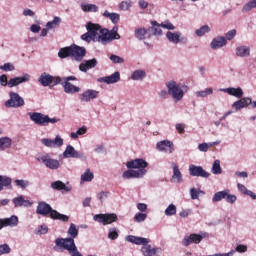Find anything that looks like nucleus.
Segmentation results:
<instances>
[{
	"label": "nucleus",
	"instance_id": "9d476101",
	"mask_svg": "<svg viewBox=\"0 0 256 256\" xmlns=\"http://www.w3.org/2000/svg\"><path fill=\"white\" fill-rule=\"evenodd\" d=\"M166 39L173 45H179V43L187 45V43H189V38H187V36H182L180 31H168L166 33Z\"/></svg>",
	"mask_w": 256,
	"mask_h": 256
},
{
	"label": "nucleus",
	"instance_id": "8fccbe9b",
	"mask_svg": "<svg viewBox=\"0 0 256 256\" xmlns=\"http://www.w3.org/2000/svg\"><path fill=\"white\" fill-rule=\"evenodd\" d=\"M134 35L138 41L145 40V36L147 35V29L145 28H137L134 31Z\"/></svg>",
	"mask_w": 256,
	"mask_h": 256
},
{
	"label": "nucleus",
	"instance_id": "338daca9",
	"mask_svg": "<svg viewBox=\"0 0 256 256\" xmlns=\"http://www.w3.org/2000/svg\"><path fill=\"white\" fill-rule=\"evenodd\" d=\"M0 85L1 87H9V80L7 74L0 75Z\"/></svg>",
	"mask_w": 256,
	"mask_h": 256
},
{
	"label": "nucleus",
	"instance_id": "0eeeda50",
	"mask_svg": "<svg viewBox=\"0 0 256 256\" xmlns=\"http://www.w3.org/2000/svg\"><path fill=\"white\" fill-rule=\"evenodd\" d=\"M36 160L39 163H42L47 169H50L51 171H57L59 167H61V162L57 159L51 158V155L47 153L39 154L36 157Z\"/></svg>",
	"mask_w": 256,
	"mask_h": 256
},
{
	"label": "nucleus",
	"instance_id": "72a5a7b5",
	"mask_svg": "<svg viewBox=\"0 0 256 256\" xmlns=\"http://www.w3.org/2000/svg\"><path fill=\"white\" fill-rule=\"evenodd\" d=\"M236 187H237L238 191L240 193H242V195H246L247 197H251V199L253 201H256V194L253 191L247 189L244 184L238 183L236 185Z\"/></svg>",
	"mask_w": 256,
	"mask_h": 256
},
{
	"label": "nucleus",
	"instance_id": "aec40b11",
	"mask_svg": "<svg viewBox=\"0 0 256 256\" xmlns=\"http://www.w3.org/2000/svg\"><path fill=\"white\" fill-rule=\"evenodd\" d=\"M41 143L45 147H49V148L63 147V138L57 135L54 140L50 138L41 139Z\"/></svg>",
	"mask_w": 256,
	"mask_h": 256
},
{
	"label": "nucleus",
	"instance_id": "58836bf2",
	"mask_svg": "<svg viewBox=\"0 0 256 256\" xmlns=\"http://www.w3.org/2000/svg\"><path fill=\"white\" fill-rule=\"evenodd\" d=\"M67 233L70 237H67L66 239H73L75 241V239H77V236L79 235V227H77V225L71 223L68 228Z\"/></svg>",
	"mask_w": 256,
	"mask_h": 256
},
{
	"label": "nucleus",
	"instance_id": "1a4fd4ad",
	"mask_svg": "<svg viewBox=\"0 0 256 256\" xmlns=\"http://www.w3.org/2000/svg\"><path fill=\"white\" fill-rule=\"evenodd\" d=\"M9 99L5 102V107L8 109H17L25 105V100L17 92H9Z\"/></svg>",
	"mask_w": 256,
	"mask_h": 256
},
{
	"label": "nucleus",
	"instance_id": "39448f33",
	"mask_svg": "<svg viewBox=\"0 0 256 256\" xmlns=\"http://www.w3.org/2000/svg\"><path fill=\"white\" fill-rule=\"evenodd\" d=\"M117 31H119L117 26H114L111 30L102 28L100 30V35L98 36L97 42L101 43L102 45H107V43H112L115 40L121 39V35Z\"/></svg>",
	"mask_w": 256,
	"mask_h": 256
},
{
	"label": "nucleus",
	"instance_id": "0e129e2a",
	"mask_svg": "<svg viewBox=\"0 0 256 256\" xmlns=\"http://www.w3.org/2000/svg\"><path fill=\"white\" fill-rule=\"evenodd\" d=\"M110 61H112V63H115V64L125 63V59L115 54L110 55Z\"/></svg>",
	"mask_w": 256,
	"mask_h": 256
},
{
	"label": "nucleus",
	"instance_id": "b1692460",
	"mask_svg": "<svg viewBox=\"0 0 256 256\" xmlns=\"http://www.w3.org/2000/svg\"><path fill=\"white\" fill-rule=\"evenodd\" d=\"M59 85L63 87L64 93H66L67 95H73L81 91L80 87L75 86L71 82H63L62 78H61V83H59Z\"/></svg>",
	"mask_w": 256,
	"mask_h": 256
},
{
	"label": "nucleus",
	"instance_id": "c85d7f7f",
	"mask_svg": "<svg viewBox=\"0 0 256 256\" xmlns=\"http://www.w3.org/2000/svg\"><path fill=\"white\" fill-rule=\"evenodd\" d=\"M12 202L14 204V207H31V205H33V202L25 200V197L23 195L13 198Z\"/></svg>",
	"mask_w": 256,
	"mask_h": 256
},
{
	"label": "nucleus",
	"instance_id": "603ef678",
	"mask_svg": "<svg viewBox=\"0 0 256 256\" xmlns=\"http://www.w3.org/2000/svg\"><path fill=\"white\" fill-rule=\"evenodd\" d=\"M200 195H205V192L201 189L197 188H191L190 189V197L193 201L199 199Z\"/></svg>",
	"mask_w": 256,
	"mask_h": 256
},
{
	"label": "nucleus",
	"instance_id": "473e14b6",
	"mask_svg": "<svg viewBox=\"0 0 256 256\" xmlns=\"http://www.w3.org/2000/svg\"><path fill=\"white\" fill-rule=\"evenodd\" d=\"M151 34L148 35V39H151V35L161 36L163 35V30H161V24L157 23V21L152 22V26L148 28Z\"/></svg>",
	"mask_w": 256,
	"mask_h": 256
},
{
	"label": "nucleus",
	"instance_id": "5fc2aeb1",
	"mask_svg": "<svg viewBox=\"0 0 256 256\" xmlns=\"http://www.w3.org/2000/svg\"><path fill=\"white\" fill-rule=\"evenodd\" d=\"M196 97L205 98L208 95H213V88H206L205 90L197 91Z\"/></svg>",
	"mask_w": 256,
	"mask_h": 256
},
{
	"label": "nucleus",
	"instance_id": "cd10ccee",
	"mask_svg": "<svg viewBox=\"0 0 256 256\" xmlns=\"http://www.w3.org/2000/svg\"><path fill=\"white\" fill-rule=\"evenodd\" d=\"M225 45H227V39H225V37L223 36H218L216 38H213L211 43H210V47L211 49H221V47H225Z\"/></svg>",
	"mask_w": 256,
	"mask_h": 256
},
{
	"label": "nucleus",
	"instance_id": "79ce46f5",
	"mask_svg": "<svg viewBox=\"0 0 256 256\" xmlns=\"http://www.w3.org/2000/svg\"><path fill=\"white\" fill-rule=\"evenodd\" d=\"M229 189L223 190V191H219L216 192L213 197H212V202L213 203H219V201H223V199H226L227 197V191Z\"/></svg>",
	"mask_w": 256,
	"mask_h": 256
},
{
	"label": "nucleus",
	"instance_id": "20e7f679",
	"mask_svg": "<svg viewBox=\"0 0 256 256\" xmlns=\"http://www.w3.org/2000/svg\"><path fill=\"white\" fill-rule=\"evenodd\" d=\"M53 249L57 252L68 251L71 256H83L77 249L73 238H57Z\"/></svg>",
	"mask_w": 256,
	"mask_h": 256
},
{
	"label": "nucleus",
	"instance_id": "7ed1b4c3",
	"mask_svg": "<svg viewBox=\"0 0 256 256\" xmlns=\"http://www.w3.org/2000/svg\"><path fill=\"white\" fill-rule=\"evenodd\" d=\"M125 241L133 243L134 245H142L141 253L143 256H155L161 248H155L149 244L151 241L149 238H143L139 236L128 235L125 237Z\"/></svg>",
	"mask_w": 256,
	"mask_h": 256
},
{
	"label": "nucleus",
	"instance_id": "6e6552de",
	"mask_svg": "<svg viewBox=\"0 0 256 256\" xmlns=\"http://www.w3.org/2000/svg\"><path fill=\"white\" fill-rule=\"evenodd\" d=\"M38 83H40L42 87H49V85H52V87H55L59 85V83H61V77L53 76L47 72H43L38 78Z\"/></svg>",
	"mask_w": 256,
	"mask_h": 256
},
{
	"label": "nucleus",
	"instance_id": "f257e3e1",
	"mask_svg": "<svg viewBox=\"0 0 256 256\" xmlns=\"http://www.w3.org/2000/svg\"><path fill=\"white\" fill-rule=\"evenodd\" d=\"M128 169L137 170H126L123 172V179H143L147 175V167L149 163L142 158L134 159L126 163Z\"/></svg>",
	"mask_w": 256,
	"mask_h": 256
},
{
	"label": "nucleus",
	"instance_id": "c03bdc74",
	"mask_svg": "<svg viewBox=\"0 0 256 256\" xmlns=\"http://www.w3.org/2000/svg\"><path fill=\"white\" fill-rule=\"evenodd\" d=\"M81 9L84 13H97L99 7L95 4H81Z\"/></svg>",
	"mask_w": 256,
	"mask_h": 256
},
{
	"label": "nucleus",
	"instance_id": "de8ad7c7",
	"mask_svg": "<svg viewBox=\"0 0 256 256\" xmlns=\"http://www.w3.org/2000/svg\"><path fill=\"white\" fill-rule=\"evenodd\" d=\"M207 33H211V27H209V25H203L195 30L197 37H203V35H207Z\"/></svg>",
	"mask_w": 256,
	"mask_h": 256
},
{
	"label": "nucleus",
	"instance_id": "5701e85b",
	"mask_svg": "<svg viewBox=\"0 0 256 256\" xmlns=\"http://www.w3.org/2000/svg\"><path fill=\"white\" fill-rule=\"evenodd\" d=\"M251 103H253V100L250 97H242L232 104V109L241 111V109L247 108Z\"/></svg>",
	"mask_w": 256,
	"mask_h": 256
},
{
	"label": "nucleus",
	"instance_id": "393cba45",
	"mask_svg": "<svg viewBox=\"0 0 256 256\" xmlns=\"http://www.w3.org/2000/svg\"><path fill=\"white\" fill-rule=\"evenodd\" d=\"M219 91H221L222 93H227L228 95H231L232 97H236V99H241L244 95L243 88H241V87L221 88Z\"/></svg>",
	"mask_w": 256,
	"mask_h": 256
},
{
	"label": "nucleus",
	"instance_id": "052dcab7",
	"mask_svg": "<svg viewBox=\"0 0 256 256\" xmlns=\"http://www.w3.org/2000/svg\"><path fill=\"white\" fill-rule=\"evenodd\" d=\"M160 27H162V29H167L168 31H175V25H173L169 20L162 22Z\"/></svg>",
	"mask_w": 256,
	"mask_h": 256
},
{
	"label": "nucleus",
	"instance_id": "4c0bfd02",
	"mask_svg": "<svg viewBox=\"0 0 256 256\" xmlns=\"http://www.w3.org/2000/svg\"><path fill=\"white\" fill-rule=\"evenodd\" d=\"M11 183L13 180L9 176H1L0 175V191L6 189H11Z\"/></svg>",
	"mask_w": 256,
	"mask_h": 256
},
{
	"label": "nucleus",
	"instance_id": "6ab92c4d",
	"mask_svg": "<svg viewBox=\"0 0 256 256\" xmlns=\"http://www.w3.org/2000/svg\"><path fill=\"white\" fill-rule=\"evenodd\" d=\"M28 81H31V75L28 73L23 74V76H16L9 79V89H13V87H17L21 85L22 83H28Z\"/></svg>",
	"mask_w": 256,
	"mask_h": 256
},
{
	"label": "nucleus",
	"instance_id": "c9c22d12",
	"mask_svg": "<svg viewBox=\"0 0 256 256\" xmlns=\"http://www.w3.org/2000/svg\"><path fill=\"white\" fill-rule=\"evenodd\" d=\"M145 77H147V72L142 69H137L132 72L130 79H132V81H143Z\"/></svg>",
	"mask_w": 256,
	"mask_h": 256
},
{
	"label": "nucleus",
	"instance_id": "f704fd0d",
	"mask_svg": "<svg viewBox=\"0 0 256 256\" xmlns=\"http://www.w3.org/2000/svg\"><path fill=\"white\" fill-rule=\"evenodd\" d=\"M11 145H13V140L9 136L0 137V151L11 149Z\"/></svg>",
	"mask_w": 256,
	"mask_h": 256
},
{
	"label": "nucleus",
	"instance_id": "7c9ffc66",
	"mask_svg": "<svg viewBox=\"0 0 256 256\" xmlns=\"http://www.w3.org/2000/svg\"><path fill=\"white\" fill-rule=\"evenodd\" d=\"M3 227H17L19 225V218L15 215H12L10 218L0 219Z\"/></svg>",
	"mask_w": 256,
	"mask_h": 256
},
{
	"label": "nucleus",
	"instance_id": "ddd939ff",
	"mask_svg": "<svg viewBox=\"0 0 256 256\" xmlns=\"http://www.w3.org/2000/svg\"><path fill=\"white\" fill-rule=\"evenodd\" d=\"M188 171L191 177H202L203 179H209L211 177V174L205 171L202 166H196L195 164L189 165Z\"/></svg>",
	"mask_w": 256,
	"mask_h": 256
},
{
	"label": "nucleus",
	"instance_id": "4d7b16f0",
	"mask_svg": "<svg viewBox=\"0 0 256 256\" xmlns=\"http://www.w3.org/2000/svg\"><path fill=\"white\" fill-rule=\"evenodd\" d=\"M14 183L16 187H20V189H27L28 186L30 185L28 180H23V179H16Z\"/></svg>",
	"mask_w": 256,
	"mask_h": 256
},
{
	"label": "nucleus",
	"instance_id": "9b49d317",
	"mask_svg": "<svg viewBox=\"0 0 256 256\" xmlns=\"http://www.w3.org/2000/svg\"><path fill=\"white\" fill-rule=\"evenodd\" d=\"M207 232H200L199 234L192 233L189 236L184 237L182 240V244L184 247H189L192 243L195 245H199L205 239V237H208Z\"/></svg>",
	"mask_w": 256,
	"mask_h": 256
},
{
	"label": "nucleus",
	"instance_id": "423d86ee",
	"mask_svg": "<svg viewBox=\"0 0 256 256\" xmlns=\"http://www.w3.org/2000/svg\"><path fill=\"white\" fill-rule=\"evenodd\" d=\"M166 87L168 89V94L171 95L175 103H179V101H181V99H183L185 96V92L181 86L174 80L168 81L166 83Z\"/></svg>",
	"mask_w": 256,
	"mask_h": 256
},
{
	"label": "nucleus",
	"instance_id": "4468645a",
	"mask_svg": "<svg viewBox=\"0 0 256 256\" xmlns=\"http://www.w3.org/2000/svg\"><path fill=\"white\" fill-rule=\"evenodd\" d=\"M53 211L55 210L45 201L39 202L36 208L37 215H42V217H47V215H49L51 218L53 215Z\"/></svg>",
	"mask_w": 256,
	"mask_h": 256
},
{
	"label": "nucleus",
	"instance_id": "f3484780",
	"mask_svg": "<svg viewBox=\"0 0 256 256\" xmlns=\"http://www.w3.org/2000/svg\"><path fill=\"white\" fill-rule=\"evenodd\" d=\"M86 29L89 32L90 36L92 37V41H97L99 39V35L101 33V25L95 24L93 22H88L86 24Z\"/></svg>",
	"mask_w": 256,
	"mask_h": 256
},
{
	"label": "nucleus",
	"instance_id": "bf43d9fd",
	"mask_svg": "<svg viewBox=\"0 0 256 256\" xmlns=\"http://www.w3.org/2000/svg\"><path fill=\"white\" fill-rule=\"evenodd\" d=\"M226 203H230L231 205L235 204L237 201V196L234 194H231V191L228 190L226 193Z\"/></svg>",
	"mask_w": 256,
	"mask_h": 256
},
{
	"label": "nucleus",
	"instance_id": "412c9836",
	"mask_svg": "<svg viewBox=\"0 0 256 256\" xmlns=\"http://www.w3.org/2000/svg\"><path fill=\"white\" fill-rule=\"evenodd\" d=\"M51 188L54 189V191H62V193H71L73 187L69 185V182L67 184L63 183V181L57 180L51 183Z\"/></svg>",
	"mask_w": 256,
	"mask_h": 256
},
{
	"label": "nucleus",
	"instance_id": "a18cd8bd",
	"mask_svg": "<svg viewBox=\"0 0 256 256\" xmlns=\"http://www.w3.org/2000/svg\"><path fill=\"white\" fill-rule=\"evenodd\" d=\"M61 25V17L55 16L52 21L46 23L47 29L51 31V29H57Z\"/></svg>",
	"mask_w": 256,
	"mask_h": 256
},
{
	"label": "nucleus",
	"instance_id": "a878e982",
	"mask_svg": "<svg viewBox=\"0 0 256 256\" xmlns=\"http://www.w3.org/2000/svg\"><path fill=\"white\" fill-rule=\"evenodd\" d=\"M97 59L93 58L90 60H85L83 63H81L79 65V70L82 73H87V71H89V69H95V67H97Z\"/></svg>",
	"mask_w": 256,
	"mask_h": 256
},
{
	"label": "nucleus",
	"instance_id": "6e6d98bb",
	"mask_svg": "<svg viewBox=\"0 0 256 256\" xmlns=\"http://www.w3.org/2000/svg\"><path fill=\"white\" fill-rule=\"evenodd\" d=\"M147 220V214L143 212H138L134 215L135 223H143Z\"/></svg>",
	"mask_w": 256,
	"mask_h": 256
},
{
	"label": "nucleus",
	"instance_id": "37998d69",
	"mask_svg": "<svg viewBox=\"0 0 256 256\" xmlns=\"http://www.w3.org/2000/svg\"><path fill=\"white\" fill-rule=\"evenodd\" d=\"M253 9H256V0H250L248 2H246L243 6H242V13H249L251 11H253Z\"/></svg>",
	"mask_w": 256,
	"mask_h": 256
},
{
	"label": "nucleus",
	"instance_id": "bb28decb",
	"mask_svg": "<svg viewBox=\"0 0 256 256\" xmlns=\"http://www.w3.org/2000/svg\"><path fill=\"white\" fill-rule=\"evenodd\" d=\"M167 147L169 148V153H173L175 151L174 145L171 140H162L157 142L156 149L158 151H166Z\"/></svg>",
	"mask_w": 256,
	"mask_h": 256
},
{
	"label": "nucleus",
	"instance_id": "4be33fe9",
	"mask_svg": "<svg viewBox=\"0 0 256 256\" xmlns=\"http://www.w3.org/2000/svg\"><path fill=\"white\" fill-rule=\"evenodd\" d=\"M121 81V73L114 72L112 75L101 77L98 79L99 83H106V85H113Z\"/></svg>",
	"mask_w": 256,
	"mask_h": 256
},
{
	"label": "nucleus",
	"instance_id": "f8f14e48",
	"mask_svg": "<svg viewBox=\"0 0 256 256\" xmlns=\"http://www.w3.org/2000/svg\"><path fill=\"white\" fill-rule=\"evenodd\" d=\"M93 219L97 223H102V225H111V223H116L118 221L117 214L115 213H106V214H96L93 216Z\"/></svg>",
	"mask_w": 256,
	"mask_h": 256
},
{
	"label": "nucleus",
	"instance_id": "c756f323",
	"mask_svg": "<svg viewBox=\"0 0 256 256\" xmlns=\"http://www.w3.org/2000/svg\"><path fill=\"white\" fill-rule=\"evenodd\" d=\"M236 57H250L251 56V48L249 46L241 45L236 47L235 49Z\"/></svg>",
	"mask_w": 256,
	"mask_h": 256
},
{
	"label": "nucleus",
	"instance_id": "3c124183",
	"mask_svg": "<svg viewBox=\"0 0 256 256\" xmlns=\"http://www.w3.org/2000/svg\"><path fill=\"white\" fill-rule=\"evenodd\" d=\"M164 215H166V217H173V215H177V206H175V204H169L164 210Z\"/></svg>",
	"mask_w": 256,
	"mask_h": 256
},
{
	"label": "nucleus",
	"instance_id": "09e8293b",
	"mask_svg": "<svg viewBox=\"0 0 256 256\" xmlns=\"http://www.w3.org/2000/svg\"><path fill=\"white\" fill-rule=\"evenodd\" d=\"M211 172L213 173V175H221V173H223V169L221 168L220 160L214 161L212 168H211Z\"/></svg>",
	"mask_w": 256,
	"mask_h": 256
},
{
	"label": "nucleus",
	"instance_id": "680f3d73",
	"mask_svg": "<svg viewBox=\"0 0 256 256\" xmlns=\"http://www.w3.org/2000/svg\"><path fill=\"white\" fill-rule=\"evenodd\" d=\"M48 232H49V228L47 227V225L43 224L37 228V230L35 231V234L36 235H47Z\"/></svg>",
	"mask_w": 256,
	"mask_h": 256
},
{
	"label": "nucleus",
	"instance_id": "dca6fc26",
	"mask_svg": "<svg viewBox=\"0 0 256 256\" xmlns=\"http://www.w3.org/2000/svg\"><path fill=\"white\" fill-rule=\"evenodd\" d=\"M97 97H99V91L87 89L79 95V100L81 103H89L90 101H93V99H97Z\"/></svg>",
	"mask_w": 256,
	"mask_h": 256
},
{
	"label": "nucleus",
	"instance_id": "a19ab883",
	"mask_svg": "<svg viewBox=\"0 0 256 256\" xmlns=\"http://www.w3.org/2000/svg\"><path fill=\"white\" fill-rule=\"evenodd\" d=\"M51 219H54L55 221H62L63 223H69V216L61 214L57 210L52 212Z\"/></svg>",
	"mask_w": 256,
	"mask_h": 256
},
{
	"label": "nucleus",
	"instance_id": "49530a36",
	"mask_svg": "<svg viewBox=\"0 0 256 256\" xmlns=\"http://www.w3.org/2000/svg\"><path fill=\"white\" fill-rule=\"evenodd\" d=\"M131 7H133L131 0L122 1L118 4L119 11H131Z\"/></svg>",
	"mask_w": 256,
	"mask_h": 256
},
{
	"label": "nucleus",
	"instance_id": "e2e57ef3",
	"mask_svg": "<svg viewBox=\"0 0 256 256\" xmlns=\"http://www.w3.org/2000/svg\"><path fill=\"white\" fill-rule=\"evenodd\" d=\"M237 35V30L232 29L229 30L226 34H225V39L226 41H233V39H235V36Z\"/></svg>",
	"mask_w": 256,
	"mask_h": 256
},
{
	"label": "nucleus",
	"instance_id": "ea45409f",
	"mask_svg": "<svg viewBox=\"0 0 256 256\" xmlns=\"http://www.w3.org/2000/svg\"><path fill=\"white\" fill-rule=\"evenodd\" d=\"M93 179H95V175L90 169H86V171L80 177L81 183H89L93 181Z\"/></svg>",
	"mask_w": 256,
	"mask_h": 256
},
{
	"label": "nucleus",
	"instance_id": "864d4df0",
	"mask_svg": "<svg viewBox=\"0 0 256 256\" xmlns=\"http://www.w3.org/2000/svg\"><path fill=\"white\" fill-rule=\"evenodd\" d=\"M108 239H111V241H115L116 239H119V229L115 227L109 228Z\"/></svg>",
	"mask_w": 256,
	"mask_h": 256
},
{
	"label": "nucleus",
	"instance_id": "a211bd4d",
	"mask_svg": "<svg viewBox=\"0 0 256 256\" xmlns=\"http://www.w3.org/2000/svg\"><path fill=\"white\" fill-rule=\"evenodd\" d=\"M30 119L35 123V125H40V127H47V115L41 112L29 113Z\"/></svg>",
	"mask_w": 256,
	"mask_h": 256
},
{
	"label": "nucleus",
	"instance_id": "f03ea898",
	"mask_svg": "<svg viewBox=\"0 0 256 256\" xmlns=\"http://www.w3.org/2000/svg\"><path fill=\"white\" fill-rule=\"evenodd\" d=\"M85 55H87L85 47H81L76 44L61 48L58 52V57L60 59H67V57H71L77 62L83 61Z\"/></svg>",
	"mask_w": 256,
	"mask_h": 256
},
{
	"label": "nucleus",
	"instance_id": "2eb2a0df",
	"mask_svg": "<svg viewBox=\"0 0 256 256\" xmlns=\"http://www.w3.org/2000/svg\"><path fill=\"white\" fill-rule=\"evenodd\" d=\"M64 159H85V154L83 152H78L71 145H68L63 152Z\"/></svg>",
	"mask_w": 256,
	"mask_h": 256
},
{
	"label": "nucleus",
	"instance_id": "774afa93",
	"mask_svg": "<svg viewBox=\"0 0 256 256\" xmlns=\"http://www.w3.org/2000/svg\"><path fill=\"white\" fill-rule=\"evenodd\" d=\"M235 253H247V245L239 244L236 246L235 250H232Z\"/></svg>",
	"mask_w": 256,
	"mask_h": 256
},
{
	"label": "nucleus",
	"instance_id": "69168bd1",
	"mask_svg": "<svg viewBox=\"0 0 256 256\" xmlns=\"http://www.w3.org/2000/svg\"><path fill=\"white\" fill-rule=\"evenodd\" d=\"M9 253H11V247H9V244L0 245V255H7Z\"/></svg>",
	"mask_w": 256,
	"mask_h": 256
},
{
	"label": "nucleus",
	"instance_id": "2f4dec72",
	"mask_svg": "<svg viewBox=\"0 0 256 256\" xmlns=\"http://www.w3.org/2000/svg\"><path fill=\"white\" fill-rule=\"evenodd\" d=\"M172 169H173L172 181L174 183H183V174L181 173V170H179V165L173 163Z\"/></svg>",
	"mask_w": 256,
	"mask_h": 256
},
{
	"label": "nucleus",
	"instance_id": "e433bc0d",
	"mask_svg": "<svg viewBox=\"0 0 256 256\" xmlns=\"http://www.w3.org/2000/svg\"><path fill=\"white\" fill-rule=\"evenodd\" d=\"M103 17H105L106 19H110L114 25H117V23H119L121 19V15H119V13L109 12L107 10L104 11Z\"/></svg>",
	"mask_w": 256,
	"mask_h": 256
},
{
	"label": "nucleus",
	"instance_id": "13d9d810",
	"mask_svg": "<svg viewBox=\"0 0 256 256\" xmlns=\"http://www.w3.org/2000/svg\"><path fill=\"white\" fill-rule=\"evenodd\" d=\"M0 71H5L6 73L15 71V65L11 62H7L4 65H0Z\"/></svg>",
	"mask_w": 256,
	"mask_h": 256
}]
</instances>
